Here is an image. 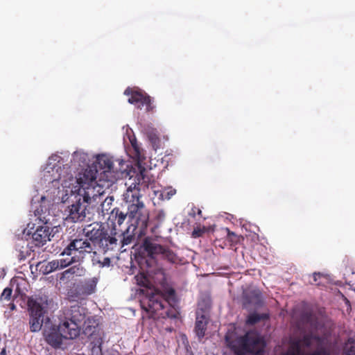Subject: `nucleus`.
I'll return each instance as SVG.
<instances>
[{
	"label": "nucleus",
	"instance_id": "36",
	"mask_svg": "<svg viewBox=\"0 0 355 355\" xmlns=\"http://www.w3.org/2000/svg\"><path fill=\"white\" fill-rule=\"evenodd\" d=\"M101 344V339H99V340H97V342L95 344V345H98V347H99Z\"/></svg>",
	"mask_w": 355,
	"mask_h": 355
},
{
	"label": "nucleus",
	"instance_id": "41",
	"mask_svg": "<svg viewBox=\"0 0 355 355\" xmlns=\"http://www.w3.org/2000/svg\"><path fill=\"white\" fill-rule=\"evenodd\" d=\"M93 283H94V285L95 286V285H96V280H94V279H93Z\"/></svg>",
	"mask_w": 355,
	"mask_h": 355
},
{
	"label": "nucleus",
	"instance_id": "31",
	"mask_svg": "<svg viewBox=\"0 0 355 355\" xmlns=\"http://www.w3.org/2000/svg\"><path fill=\"white\" fill-rule=\"evenodd\" d=\"M49 263H50V266L51 267L52 270L55 271L56 270L61 269L58 259L53 260Z\"/></svg>",
	"mask_w": 355,
	"mask_h": 355
},
{
	"label": "nucleus",
	"instance_id": "29",
	"mask_svg": "<svg viewBox=\"0 0 355 355\" xmlns=\"http://www.w3.org/2000/svg\"><path fill=\"white\" fill-rule=\"evenodd\" d=\"M344 355H355V343L354 341L349 340L345 347Z\"/></svg>",
	"mask_w": 355,
	"mask_h": 355
},
{
	"label": "nucleus",
	"instance_id": "27",
	"mask_svg": "<svg viewBox=\"0 0 355 355\" xmlns=\"http://www.w3.org/2000/svg\"><path fill=\"white\" fill-rule=\"evenodd\" d=\"M58 261L60 268L62 269L73 263L75 261V257L73 256L71 257L62 258L59 259Z\"/></svg>",
	"mask_w": 355,
	"mask_h": 355
},
{
	"label": "nucleus",
	"instance_id": "7",
	"mask_svg": "<svg viewBox=\"0 0 355 355\" xmlns=\"http://www.w3.org/2000/svg\"><path fill=\"white\" fill-rule=\"evenodd\" d=\"M282 355H329L320 338L313 334L292 338L288 350Z\"/></svg>",
	"mask_w": 355,
	"mask_h": 355
},
{
	"label": "nucleus",
	"instance_id": "33",
	"mask_svg": "<svg viewBox=\"0 0 355 355\" xmlns=\"http://www.w3.org/2000/svg\"><path fill=\"white\" fill-rule=\"evenodd\" d=\"M94 256L92 258V262L94 265H98L99 267L101 266V261L99 258L96 256V252H94Z\"/></svg>",
	"mask_w": 355,
	"mask_h": 355
},
{
	"label": "nucleus",
	"instance_id": "32",
	"mask_svg": "<svg viewBox=\"0 0 355 355\" xmlns=\"http://www.w3.org/2000/svg\"><path fill=\"white\" fill-rule=\"evenodd\" d=\"M165 216L166 214L163 210H158L157 211L156 218L159 221H163L165 218Z\"/></svg>",
	"mask_w": 355,
	"mask_h": 355
},
{
	"label": "nucleus",
	"instance_id": "37",
	"mask_svg": "<svg viewBox=\"0 0 355 355\" xmlns=\"http://www.w3.org/2000/svg\"><path fill=\"white\" fill-rule=\"evenodd\" d=\"M6 349H5V348H3V349L1 350V352L0 354H1V355H6Z\"/></svg>",
	"mask_w": 355,
	"mask_h": 355
},
{
	"label": "nucleus",
	"instance_id": "24",
	"mask_svg": "<svg viewBox=\"0 0 355 355\" xmlns=\"http://www.w3.org/2000/svg\"><path fill=\"white\" fill-rule=\"evenodd\" d=\"M112 215L115 217L116 223L121 225L125 220L127 215L129 216L128 212L127 214H124L119 209H114L111 211Z\"/></svg>",
	"mask_w": 355,
	"mask_h": 355
},
{
	"label": "nucleus",
	"instance_id": "18",
	"mask_svg": "<svg viewBox=\"0 0 355 355\" xmlns=\"http://www.w3.org/2000/svg\"><path fill=\"white\" fill-rule=\"evenodd\" d=\"M104 252L113 250L117 246V239L107 231L96 243Z\"/></svg>",
	"mask_w": 355,
	"mask_h": 355
},
{
	"label": "nucleus",
	"instance_id": "11",
	"mask_svg": "<svg viewBox=\"0 0 355 355\" xmlns=\"http://www.w3.org/2000/svg\"><path fill=\"white\" fill-rule=\"evenodd\" d=\"M69 202L71 205L65 210L67 218L73 222L82 221L86 216L87 204H92L97 200L84 201L83 196L76 193H69Z\"/></svg>",
	"mask_w": 355,
	"mask_h": 355
},
{
	"label": "nucleus",
	"instance_id": "9",
	"mask_svg": "<svg viewBox=\"0 0 355 355\" xmlns=\"http://www.w3.org/2000/svg\"><path fill=\"white\" fill-rule=\"evenodd\" d=\"M236 355H263L264 342L256 331H249L233 345Z\"/></svg>",
	"mask_w": 355,
	"mask_h": 355
},
{
	"label": "nucleus",
	"instance_id": "26",
	"mask_svg": "<svg viewBox=\"0 0 355 355\" xmlns=\"http://www.w3.org/2000/svg\"><path fill=\"white\" fill-rule=\"evenodd\" d=\"M326 276L320 272H315L313 274V281H310L312 284L320 285L323 284V280H327Z\"/></svg>",
	"mask_w": 355,
	"mask_h": 355
},
{
	"label": "nucleus",
	"instance_id": "12",
	"mask_svg": "<svg viewBox=\"0 0 355 355\" xmlns=\"http://www.w3.org/2000/svg\"><path fill=\"white\" fill-rule=\"evenodd\" d=\"M144 248L148 254L152 258L159 255L161 257L166 259L171 263H178V258L173 252L168 248H164L149 239H145Z\"/></svg>",
	"mask_w": 355,
	"mask_h": 355
},
{
	"label": "nucleus",
	"instance_id": "15",
	"mask_svg": "<svg viewBox=\"0 0 355 355\" xmlns=\"http://www.w3.org/2000/svg\"><path fill=\"white\" fill-rule=\"evenodd\" d=\"M208 304H205L204 309L202 308V304L200 302L198 304L195 331L199 338H202L205 335L206 327L208 322Z\"/></svg>",
	"mask_w": 355,
	"mask_h": 355
},
{
	"label": "nucleus",
	"instance_id": "19",
	"mask_svg": "<svg viewBox=\"0 0 355 355\" xmlns=\"http://www.w3.org/2000/svg\"><path fill=\"white\" fill-rule=\"evenodd\" d=\"M84 273V268L80 264H77L64 270L61 275L60 280H62L64 278H69L73 275L76 276H82Z\"/></svg>",
	"mask_w": 355,
	"mask_h": 355
},
{
	"label": "nucleus",
	"instance_id": "23",
	"mask_svg": "<svg viewBox=\"0 0 355 355\" xmlns=\"http://www.w3.org/2000/svg\"><path fill=\"white\" fill-rule=\"evenodd\" d=\"M143 131L148 136L150 141L153 144H155L157 141L158 140L157 133L156 130L153 128L151 126L148 125L147 127H145L144 128Z\"/></svg>",
	"mask_w": 355,
	"mask_h": 355
},
{
	"label": "nucleus",
	"instance_id": "20",
	"mask_svg": "<svg viewBox=\"0 0 355 355\" xmlns=\"http://www.w3.org/2000/svg\"><path fill=\"white\" fill-rule=\"evenodd\" d=\"M89 160V157L88 154L83 151L78 150L74 152L72 155L71 161L75 164H78L80 166L86 164Z\"/></svg>",
	"mask_w": 355,
	"mask_h": 355
},
{
	"label": "nucleus",
	"instance_id": "10",
	"mask_svg": "<svg viewBox=\"0 0 355 355\" xmlns=\"http://www.w3.org/2000/svg\"><path fill=\"white\" fill-rule=\"evenodd\" d=\"M30 313L29 324L31 331L37 332L44 325L46 318L44 320V313L48 306L46 297H31L28 301Z\"/></svg>",
	"mask_w": 355,
	"mask_h": 355
},
{
	"label": "nucleus",
	"instance_id": "21",
	"mask_svg": "<svg viewBox=\"0 0 355 355\" xmlns=\"http://www.w3.org/2000/svg\"><path fill=\"white\" fill-rule=\"evenodd\" d=\"M159 198L162 200H170L175 193L176 190L171 187H166L160 191Z\"/></svg>",
	"mask_w": 355,
	"mask_h": 355
},
{
	"label": "nucleus",
	"instance_id": "39",
	"mask_svg": "<svg viewBox=\"0 0 355 355\" xmlns=\"http://www.w3.org/2000/svg\"><path fill=\"white\" fill-rule=\"evenodd\" d=\"M4 275H5V272H4V271H3V270H2L0 277H4Z\"/></svg>",
	"mask_w": 355,
	"mask_h": 355
},
{
	"label": "nucleus",
	"instance_id": "22",
	"mask_svg": "<svg viewBox=\"0 0 355 355\" xmlns=\"http://www.w3.org/2000/svg\"><path fill=\"white\" fill-rule=\"evenodd\" d=\"M114 201L113 197H107L103 202L101 204L100 210L102 215H105L109 213L111 209L112 202Z\"/></svg>",
	"mask_w": 355,
	"mask_h": 355
},
{
	"label": "nucleus",
	"instance_id": "3",
	"mask_svg": "<svg viewBox=\"0 0 355 355\" xmlns=\"http://www.w3.org/2000/svg\"><path fill=\"white\" fill-rule=\"evenodd\" d=\"M135 279L137 284L144 287L140 289L141 293L144 295L140 300L141 306L149 313L150 317L163 315L164 313L159 311L164 309L166 302L168 304L175 302V291L173 289L168 291L166 300H163L161 295L151 286L149 279L144 273L136 275Z\"/></svg>",
	"mask_w": 355,
	"mask_h": 355
},
{
	"label": "nucleus",
	"instance_id": "13",
	"mask_svg": "<svg viewBox=\"0 0 355 355\" xmlns=\"http://www.w3.org/2000/svg\"><path fill=\"white\" fill-rule=\"evenodd\" d=\"M93 250L92 245L87 239H76L69 243L60 255L72 256L78 252L83 258L85 253H91Z\"/></svg>",
	"mask_w": 355,
	"mask_h": 355
},
{
	"label": "nucleus",
	"instance_id": "17",
	"mask_svg": "<svg viewBox=\"0 0 355 355\" xmlns=\"http://www.w3.org/2000/svg\"><path fill=\"white\" fill-rule=\"evenodd\" d=\"M85 235L92 241L97 243L105 232V229L98 223H92L83 230Z\"/></svg>",
	"mask_w": 355,
	"mask_h": 355
},
{
	"label": "nucleus",
	"instance_id": "30",
	"mask_svg": "<svg viewBox=\"0 0 355 355\" xmlns=\"http://www.w3.org/2000/svg\"><path fill=\"white\" fill-rule=\"evenodd\" d=\"M12 289L10 288H6L1 295V301L7 300L8 301L10 299L12 295Z\"/></svg>",
	"mask_w": 355,
	"mask_h": 355
},
{
	"label": "nucleus",
	"instance_id": "42",
	"mask_svg": "<svg viewBox=\"0 0 355 355\" xmlns=\"http://www.w3.org/2000/svg\"><path fill=\"white\" fill-rule=\"evenodd\" d=\"M256 295H257V297H259V292H257V293H256Z\"/></svg>",
	"mask_w": 355,
	"mask_h": 355
},
{
	"label": "nucleus",
	"instance_id": "1",
	"mask_svg": "<svg viewBox=\"0 0 355 355\" xmlns=\"http://www.w3.org/2000/svg\"><path fill=\"white\" fill-rule=\"evenodd\" d=\"M63 159L58 155H51L44 166L40 180V196L34 197L33 206L41 210L47 209L49 214V206L55 203H64L69 199V191L62 186L64 171L62 168Z\"/></svg>",
	"mask_w": 355,
	"mask_h": 355
},
{
	"label": "nucleus",
	"instance_id": "38",
	"mask_svg": "<svg viewBox=\"0 0 355 355\" xmlns=\"http://www.w3.org/2000/svg\"><path fill=\"white\" fill-rule=\"evenodd\" d=\"M193 234L195 236H200V234H198V232H197L196 230H194V231H193Z\"/></svg>",
	"mask_w": 355,
	"mask_h": 355
},
{
	"label": "nucleus",
	"instance_id": "8",
	"mask_svg": "<svg viewBox=\"0 0 355 355\" xmlns=\"http://www.w3.org/2000/svg\"><path fill=\"white\" fill-rule=\"evenodd\" d=\"M96 160L92 166L98 170L99 180L105 182L110 187L122 175V170L125 162L123 159H118L116 161L119 163L120 168H114L112 158L106 154L96 155Z\"/></svg>",
	"mask_w": 355,
	"mask_h": 355
},
{
	"label": "nucleus",
	"instance_id": "40",
	"mask_svg": "<svg viewBox=\"0 0 355 355\" xmlns=\"http://www.w3.org/2000/svg\"><path fill=\"white\" fill-rule=\"evenodd\" d=\"M15 304H12L10 309L13 310V309H15Z\"/></svg>",
	"mask_w": 355,
	"mask_h": 355
},
{
	"label": "nucleus",
	"instance_id": "35",
	"mask_svg": "<svg viewBox=\"0 0 355 355\" xmlns=\"http://www.w3.org/2000/svg\"><path fill=\"white\" fill-rule=\"evenodd\" d=\"M53 272V270H52L51 267L50 266V263H47L45 265L44 268L43 269V272L46 273V274H48V273H50V272Z\"/></svg>",
	"mask_w": 355,
	"mask_h": 355
},
{
	"label": "nucleus",
	"instance_id": "6",
	"mask_svg": "<svg viewBox=\"0 0 355 355\" xmlns=\"http://www.w3.org/2000/svg\"><path fill=\"white\" fill-rule=\"evenodd\" d=\"M145 169L140 170L134 177L131 175L126 192L123 194L124 200L127 205L129 217L135 218L137 212L144 207V204L139 200V191L148 187L149 178L146 174Z\"/></svg>",
	"mask_w": 355,
	"mask_h": 355
},
{
	"label": "nucleus",
	"instance_id": "25",
	"mask_svg": "<svg viewBox=\"0 0 355 355\" xmlns=\"http://www.w3.org/2000/svg\"><path fill=\"white\" fill-rule=\"evenodd\" d=\"M131 227H128L125 232L123 233L122 245H127L132 243L135 236L132 233L130 232Z\"/></svg>",
	"mask_w": 355,
	"mask_h": 355
},
{
	"label": "nucleus",
	"instance_id": "5",
	"mask_svg": "<svg viewBox=\"0 0 355 355\" xmlns=\"http://www.w3.org/2000/svg\"><path fill=\"white\" fill-rule=\"evenodd\" d=\"M35 220H38L43 223L42 225H38L35 230L33 232L35 224H28L26 228L23 231V238L28 240L30 238L35 243L36 245H43L46 241H51V238L59 232L60 227L54 226L52 228L48 225L50 222V214H47V209L40 210L37 206L34 210Z\"/></svg>",
	"mask_w": 355,
	"mask_h": 355
},
{
	"label": "nucleus",
	"instance_id": "16",
	"mask_svg": "<svg viewBox=\"0 0 355 355\" xmlns=\"http://www.w3.org/2000/svg\"><path fill=\"white\" fill-rule=\"evenodd\" d=\"M125 144H130L132 149L130 156L134 159L140 162L145 158L144 150L139 146L132 130L127 128L126 134L123 138Z\"/></svg>",
	"mask_w": 355,
	"mask_h": 355
},
{
	"label": "nucleus",
	"instance_id": "2",
	"mask_svg": "<svg viewBox=\"0 0 355 355\" xmlns=\"http://www.w3.org/2000/svg\"><path fill=\"white\" fill-rule=\"evenodd\" d=\"M64 179L62 186L70 193L83 196L84 201L97 200L105 193V188L110 186L105 182L99 180L98 170L88 166L80 171L74 178L70 173L69 167L63 163Z\"/></svg>",
	"mask_w": 355,
	"mask_h": 355
},
{
	"label": "nucleus",
	"instance_id": "14",
	"mask_svg": "<svg viewBox=\"0 0 355 355\" xmlns=\"http://www.w3.org/2000/svg\"><path fill=\"white\" fill-rule=\"evenodd\" d=\"M124 94L128 96L130 95V97L128 98V102L131 104L135 105L138 108L141 109L146 106V111L149 112L153 110L150 97L146 94L132 90L129 88L125 90Z\"/></svg>",
	"mask_w": 355,
	"mask_h": 355
},
{
	"label": "nucleus",
	"instance_id": "28",
	"mask_svg": "<svg viewBox=\"0 0 355 355\" xmlns=\"http://www.w3.org/2000/svg\"><path fill=\"white\" fill-rule=\"evenodd\" d=\"M265 317H266L265 315H260L257 313H252L248 316L247 323L249 324H254Z\"/></svg>",
	"mask_w": 355,
	"mask_h": 355
},
{
	"label": "nucleus",
	"instance_id": "4",
	"mask_svg": "<svg viewBox=\"0 0 355 355\" xmlns=\"http://www.w3.org/2000/svg\"><path fill=\"white\" fill-rule=\"evenodd\" d=\"M79 319H67L59 325L52 324L49 318L44 322L43 336L45 341L54 348H61L64 340L74 339L80 334Z\"/></svg>",
	"mask_w": 355,
	"mask_h": 355
},
{
	"label": "nucleus",
	"instance_id": "34",
	"mask_svg": "<svg viewBox=\"0 0 355 355\" xmlns=\"http://www.w3.org/2000/svg\"><path fill=\"white\" fill-rule=\"evenodd\" d=\"M110 265V259L108 257H105L103 259V260L101 261V267H108Z\"/></svg>",
	"mask_w": 355,
	"mask_h": 355
}]
</instances>
